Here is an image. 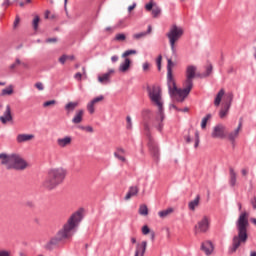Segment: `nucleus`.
Wrapping results in <instances>:
<instances>
[{
  "mask_svg": "<svg viewBox=\"0 0 256 256\" xmlns=\"http://www.w3.org/2000/svg\"><path fill=\"white\" fill-rule=\"evenodd\" d=\"M146 11H153V4L152 2L145 5Z\"/></svg>",
  "mask_w": 256,
  "mask_h": 256,
  "instance_id": "603ef678",
  "label": "nucleus"
},
{
  "mask_svg": "<svg viewBox=\"0 0 256 256\" xmlns=\"http://www.w3.org/2000/svg\"><path fill=\"white\" fill-rule=\"evenodd\" d=\"M174 211L175 209L170 207L165 210L159 211L158 216L160 217V219H165L166 217H169V215H171V213H173Z\"/></svg>",
  "mask_w": 256,
  "mask_h": 256,
  "instance_id": "c85d7f7f",
  "label": "nucleus"
},
{
  "mask_svg": "<svg viewBox=\"0 0 256 256\" xmlns=\"http://www.w3.org/2000/svg\"><path fill=\"white\" fill-rule=\"evenodd\" d=\"M83 110H78L75 114V116L72 119V123H74V125H79V123H81V121H83Z\"/></svg>",
  "mask_w": 256,
  "mask_h": 256,
  "instance_id": "bb28decb",
  "label": "nucleus"
},
{
  "mask_svg": "<svg viewBox=\"0 0 256 256\" xmlns=\"http://www.w3.org/2000/svg\"><path fill=\"white\" fill-rule=\"evenodd\" d=\"M243 127V121L240 120L238 127L229 133L226 132V137L228 138V141L232 143V145H235V141L237 137H239V132L241 131V128Z\"/></svg>",
  "mask_w": 256,
  "mask_h": 256,
  "instance_id": "f8f14e48",
  "label": "nucleus"
},
{
  "mask_svg": "<svg viewBox=\"0 0 256 256\" xmlns=\"http://www.w3.org/2000/svg\"><path fill=\"white\" fill-rule=\"evenodd\" d=\"M197 73V66L189 65L186 68V79H192L195 77Z\"/></svg>",
  "mask_w": 256,
  "mask_h": 256,
  "instance_id": "4be33fe9",
  "label": "nucleus"
},
{
  "mask_svg": "<svg viewBox=\"0 0 256 256\" xmlns=\"http://www.w3.org/2000/svg\"><path fill=\"white\" fill-rule=\"evenodd\" d=\"M11 155H7L5 153H1L0 154V159L1 161V165H5L7 167L8 163H9V159H10Z\"/></svg>",
  "mask_w": 256,
  "mask_h": 256,
  "instance_id": "473e14b6",
  "label": "nucleus"
},
{
  "mask_svg": "<svg viewBox=\"0 0 256 256\" xmlns=\"http://www.w3.org/2000/svg\"><path fill=\"white\" fill-rule=\"evenodd\" d=\"M82 221L83 208H80L68 218L67 222L56 233V236L51 238V240L46 244V249H52L53 246L60 243V241L71 239V237L77 233V229L79 228V225H81Z\"/></svg>",
  "mask_w": 256,
  "mask_h": 256,
  "instance_id": "f257e3e1",
  "label": "nucleus"
},
{
  "mask_svg": "<svg viewBox=\"0 0 256 256\" xmlns=\"http://www.w3.org/2000/svg\"><path fill=\"white\" fill-rule=\"evenodd\" d=\"M159 15H161V8L159 6H155L152 9V17L157 18Z\"/></svg>",
  "mask_w": 256,
  "mask_h": 256,
  "instance_id": "f704fd0d",
  "label": "nucleus"
},
{
  "mask_svg": "<svg viewBox=\"0 0 256 256\" xmlns=\"http://www.w3.org/2000/svg\"><path fill=\"white\" fill-rule=\"evenodd\" d=\"M129 55H137V50H126L123 54L122 57L123 59H127Z\"/></svg>",
  "mask_w": 256,
  "mask_h": 256,
  "instance_id": "c9c22d12",
  "label": "nucleus"
},
{
  "mask_svg": "<svg viewBox=\"0 0 256 256\" xmlns=\"http://www.w3.org/2000/svg\"><path fill=\"white\" fill-rule=\"evenodd\" d=\"M211 73H213V65L209 64L206 67V72L204 74H202V77H209L211 75Z\"/></svg>",
  "mask_w": 256,
  "mask_h": 256,
  "instance_id": "4c0bfd02",
  "label": "nucleus"
},
{
  "mask_svg": "<svg viewBox=\"0 0 256 256\" xmlns=\"http://www.w3.org/2000/svg\"><path fill=\"white\" fill-rule=\"evenodd\" d=\"M241 173H242L243 177H247V175H249V170H247V169H242V170H241Z\"/></svg>",
  "mask_w": 256,
  "mask_h": 256,
  "instance_id": "bf43d9fd",
  "label": "nucleus"
},
{
  "mask_svg": "<svg viewBox=\"0 0 256 256\" xmlns=\"http://www.w3.org/2000/svg\"><path fill=\"white\" fill-rule=\"evenodd\" d=\"M144 131L145 135L148 137V147L152 157H154V159H159V146H157V143H155V140L151 137L148 124L144 125Z\"/></svg>",
  "mask_w": 256,
  "mask_h": 256,
  "instance_id": "1a4fd4ad",
  "label": "nucleus"
},
{
  "mask_svg": "<svg viewBox=\"0 0 256 256\" xmlns=\"http://www.w3.org/2000/svg\"><path fill=\"white\" fill-rule=\"evenodd\" d=\"M251 223H253V225H256V218H252Z\"/></svg>",
  "mask_w": 256,
  "mask_h": 256,
  "instance_id": "338daca9",
  "label": "nucleus"
},
{
  "mask_svg": "<svg viewBox=\"0 0 256 256\" xmlns=\"http://www.w3.org/2000/svg\"><path fill=\"white\" fill-rule=\"evenodd\" d=\"M223 97H224L223 105L231 107L233 103V92H228L225 94L224 89H220L219 92L217 93L214 100L215 107H219V105H221V101L223 100Z\"/></svg>",
  "mask_w": 256,
  "mask_h": 256,
  "instance_id": "6e6552de",
  "label": "nucleus"
},
{
  "mask_svg": "<svg viewBox=\"0 0 256 256\" xmlns=\"http://www.w3.org/2000/svg\"><path fill=\"white\" fill-rule=\"evenodd\" d=\"M85 131H87L88 133H93V127L87 126V127L85 128Z\"/></svg>",
  "mask_w": 256,
  "mask_h": 256,
  "instance_id": "680f3d73",
  "label": "nucleus"
},
{
  "mask_svg": "<svg viewBox=\"0 0 256 256\" xmlns=\"http://www.w3.org/2000/svg\"><path fill=\"white\" fill-rule=\"evenodd\" d=\"M6 169L23 171L24 169H27V162L18 154H11Z\"/></svg>",
  "mask_w": 256,
  "mask_h": 256,
  "instance_id": "0eeeda50",
  "label": "nucleus"
},
{
  "mask_svg": "<svg viewBox=\"0 0 256 256\" xmlns=\"http://www.w3.org/2000/svg\"><path fill=\"white\" fill-rule=\"evenodd\" d=\"M182 35H183V29H181L180 27H177V25L172 26L170 31L167 33L172 55H174V57H177V49L175 48V43H177V41L181 39Z\"/></svg>",
  "mask_w": 256,
  "mask_h": 256,
  "instance_id": "423d86ee",
  "label": "nucleus"
},
{
  "mask_svg": "<svg viewBox=\"0 0 256 256\" xmlns=\"http://www.w3.org/2000/svg\"><path fill=\"white\" fill-rule=\"evenodd\" d=\"M251 205H252L253 209H256V197H254V198L251 200Z\"/></svg>",
  "mask_w": 256,
  "mask_h": 256,
  "instance_id": "052dcab7",
  "label": "nucleus"
},
{
  "mask_svg": "<svg viewBox=\"0 0 256 256\" xmlns=\"http://www.w3.org/2000/svg\"><path fill=\"white\" fill-rule=\"evenodd\" d=\"M161 61H163V56L159 55L156 59V65H157L158 71H161Z\"/></svg>",
  "mask_w": 256,
  "mask_h": 256,
  "instance_id": "79ce46f5",
  "label": "nucleus"
},
{
  "mask_svg": "<svg viewBox=\"0 0 256 256\" xmlns=\"http://www.w3.org/2000/svg\"><path fill=\"white\" fill-rule=\"evenodd\" d=\"M211 227V218L209 216H203L200 221H198L195 229L197 233H207Z\"/></svg>",
  "mask_w": 256,
  "mask_h": 256,
  "instance_id": "9b49d317",
  "label": "nucleus"
},
{
  "mask_svg": "<svg viewBox=\"0 0 256 256\" xmlns=\"http://www.w3.org/2000/svg\"><path fill=\"white\" fill-rule=\"evenodd\" d=\"M57 42V38H48L46 39V43H55Z\"/></svg>",
  "mask_w": 256,
  "mask_h": 256,
  "instance_id": "13d9d810",
  "label": "nucleus"
},
{
  "mask_svg": "<svg viewBox=\"0 0 256 256\" xmlns=\"http://www.w3.org/2000/svg\"><path fill=\"white\" fill-rule=\"evenodd\" d=\"M17 65H21V60L19 58L16 59L15 63L10 65V69H15Z\"/></svg>",
  "mask_w": 256,
  "mask_h": 256,
  "instance_id": "de8ad7c7",
  "label": "nucleus"
},
{
  "mask_svg": "<svg viewBox=\"0 0 256 256\" xmlns=\"http://www.w3.org/2000/svg\"><path fill=\"white\" fill-rule=\"evenodd\" d=\"M129 67H131V60L129 58H125L124 62L119 66L120 73H127V71H129Z\"/></svg>",
  "mask_w": 256,
  "mask_h": 256,
  "instance_id": "b1692460",
  "label": "nucleus"
},
{
  "mask_svg": "<svg viewBox=\"0 0 256 256\" xmlns=\"http://www.w3.org/2000/svg\"><path fill=\"white\" fill-rule=\"evenodd\" d=\"M229 185L230 187H235L237 185V172H235V169L233 167L229 168Z\"/></svg>",
  "mask_w": 256,
  "mask_h": 256,
  "instance_id": "6ab92c4d",
  "label": "nucleus"
},
{
  "mask_svg": "<svg viewBox=\"0 0 256 256\" xmlns=\"http://www.w3.org/2000/svg\"><path fill=\"white\" fill-rule=\"evenodd\" d=\"M148 96L150 97V100L152 103H155L158 107V117L156 118V121L158 125L156 126V129L158 131H163V120L165 119V114L163 113V100L161 97V87L159 86H148L147 87Z\"/></svg>",
  "mask_w": 256,
  "mask_h": 256,
  "instance_id": "7ed1b4c3",
  "label": "nucleus"
},
{
  "mask_svg": "<svg viewBox=\"0 0 256 256\" xmlns=\"http://www.w3.org/2000/svg\"><path fill=\"white\" fill-rule=\"evenodd\" d=\"M0 256H11V252L7 250H0Z\"/></svg>",
  "mask_w": 256,
  "mask_h": 256,
  "instance_id": "8fccbe9b",
  "label": "nucleus"
},
{
  "mask_svg": "<svg viewBox=\"0 0 256 256\" xmlns=\"http://www.w3.org/2000/svg\"><path fill=\"white\" fill-rule=\"evenodd\" d=\"M212 139H227V126L223 123L216 124L211 132Z\"/></svg>",
  "mask_w": 256,
  "mask_h": 256,
  "instance_id": "9d476101",
  "label": "nucleus"
},
{
  "mask_svg": "<svg viewBox=\"0 0 256 256\" xmlns=\"http://www.w3.org/2000/svg\"><path fill=\"white\" fill-rule=\"evenodd\" d=\"M39 16H35L32 22V27L34 29V31H37V29H39Z\"/></svg>",
  "mask_w": 256,
  "mask_h": 256,
  "instance_id": "e433bc0d",
  "label": "nucleus"
},
{
  "mask_svg": "<svg viewBox=\"0 0 256 256\" xmlns=\"http://www.w3.org/2000/svg\"><path fill=\"white\" fill-rule=\"evenodd\" d=\"M72 142H73V138L71 136L58 138L56 141L58 147H60L61 149H65V147H69V145H71Z\"/></svg>",
  "mask_w": 256,
  "mask_h": 256,
  "instance_id": "f3484780",
  "label": "nucleus"
},
{
  "mask_svg": "<svg viewBox=\"0 0 256 256\" xmlns=\"http://www.w3.org/2000/svg\"><path fill=\"white\" fill-rule=\"evenodd\" d=\"M200 139H199V133L196 131L195 132V144L194 147L197 149L199 147Z\"/></svg>",
  "mask_w": 256,
  "mask_h": 256,
  "instance_id": "c03bdc74",
  "label": "nucleus"
},
{
  "mask_svg": "<svg viewBox=\"0 0 256 256\" xmlns=\"http://www.w3.org/2000/svg\"><path fill=\"white\" fill-rule=\"evenodd\" d=\"M151 229H149V226L145 225L142 227V233L143 235H149Z\"/></svg>",
  "mask_w": 256,
  "mask_h": 256,
  "instance_id": "a18cd8bd",
  "label": "nucleus"
},
{
  "mask_svg": "<svg viewBox=\"0 0 256 256\" xmlns=\"http://www.w3.org/2000/svg\"><path fill=\"white\" fill-rule=\"evenodd\" d=\"M178 111H182L183 113L189 112V108L185 107L183 109H178Z\"/></svg>",
  "mask_w": 256,
  "mask_h": 256,
  "instance_id": "0e129e2a",
  "label": "nucleus"
},
{
  "mask_svg": "<svg viewBox=\"0 0 256 256\" xmlns=\"http://www.w3.org/2000/svg\"><path fill=\"white\" fill-rule=\"evenodd\" d=\"M247 227H249V213L242 212L236 221L238 235L233 237L232 246L229 248L228 253H235L241 247V243H247L249 237L247 235Z\"/></svg>",
  "mask_w": 256,
  "mask_h": 256,
  "instance_id": "f03ea898",
  "label": "nucleus"
},
{
  "mask_svg": "<svg viewBox=\"0 0 256 256\" xmlns=\"http://www.w3.org/2000/svg\"><path fill=\"white\" fill-rule=\"evenodd\" d=\"M209 119H211V114H207L201 122V129H206L207 127V121H209Z\"/></svg>",
  "mask_w": 256,
  "mask_h": 256,
  "instance_id": "72a5a7b5",
  "label": "nucleus"
},
{
  "mask_svg": "<svg viewBox=\"0 0 256 256\" xmlns=\"http://www.w3.org/2000/svg\"><path fill=\"white\" fill-rule=\"evenodd\" d=\"M79 106V102H69L65 105V111L67 113H73L75 108Z\"/></svg>",
  "mask_w": 256,
  "mask_h": 256,
  "instance_id": "c756f323",
  "label": "nucleus"
},
{
  "mask_svg": "<svg viewBox=\"0 0 256 256\" xmlns=\"http://www.w3.org/2000/svg\"><path fill=\"white\" fill-rule=\"evenodd\" d=\"M135 7H137V3L133 2L132 5L128 6V13H131Z\"/></svg>",
  "mask_w": 256,
  "mask_h": 256,
  "instance_id": "6e6d98bb",
  "label": "nucleus"
},
{
  "mask_svg": "<svg viewBox=\"0 0 256 256\" xmlns=\"http://www.w3.org/2000/svg\"><path fill=\"white\" fill-rule=\"evenodd\" d=\"M201 247H202V251H204V253L206 255H211V253H213V249H214L213 242L206 241V242L202 243Z\"/></svg>",
  "mask_w": 256,
  "mask_h": 256,
  "instance_id": "412c9836",
  "label": "nucleus"
},
{
  "mask_svg": "<svg viewBox=\"0 0 256 256\" xmlns=\"http://www.w3.org/2000/svg\"><path fill=\"white\" fill-rule=\"evenodd\" d=\"M57 101L55 100H50V101H46L43 103V107H51V105H56Z\"/></svg>",
  "mask_w": 256,
  "mask_h": 256,
  "instance_id": "37998d69",
  "label": "nucleus"
},
{
  "mask_svg": "<svg viewBox=\"0 0 256 256\" xmlns=\"http://www.w3.org/2000/svg\"><path fill=\"white\" fill-rule=\"evenodd\" d=\"M35 87H36V89H38V91H43V89H45V87L43 86V83H41V82H37L35 84Z\"/></svg>",
  "mask_w": 256,
  "mask_h": 256,
  "instance_id": "09e8293b",
  "label": "nucleus"
},
{
  "mask_svg": "<svg viewBox=\"0 0 256 256\" xmlns=\"http://www.w3.org/2000/svg\"><path fill=\"white\" fill-rule=\"evenodd\" d=\"M137 193H139V188H137V186L130 187L125 196V200L129 201V199H131V197H135V195H137Z\"/></svg>",
  "mask_w": 256,
  "mask_h": 256,
  "instance_id": "a878e982",
  "label": "nucleus"
},
{
  "mask_svg": "<svg viewBox=\"0 0 256 256\" xmlns=\"http://www.w3.org/2000/svg\"><path fill=\"white\" fill-rule=\"evenodd\" d=\"M173 61L171 59L167 60V86L173 87Z\"/></svg>",
  "mask_w": 256,
  "mask_h": 256,
  "instance_id": "ddd939ff",
  "label": "nucleus"
},
{
  "mask_svg": "<svg viewBox=\"0 0 256 256\" xmlns=\"http://www.w3.org/2000/svg\"><path fill=\"white\" fill-rule=\"evenodd\" d=\"M0 121L3 125H7V123L13 121V116L11 115V106L7 105L6 110L3 115L0 116Z\"/></svg>",
  "mask_w": 256,
  "mask_h": 256,
  "instance_id": "4468645a",
  "label": "nucleus"
},
{
  "mask_svg": "<svg viewBox=\"0 0 256 256\" xmlns=\"http://www.w3.org/2000/svg\"><path fill=\"white\" fill-rule=\"evenodd\" d=\"M105 97L103 95H100L94 99H92L88 104H87V111L90 113V115H93L95 113V104L96 103H101Z\"/></svg>",
  "mask_w": 256,
  "mask_h": 256,
  "instance_id": "dca6fc26",
  "label": "nucleus"
},
{
  "mask_svg": "<svg viewBox=\"0 0 256 256\" xmlns=\"http://www.w3.org/2000/svg\"><path fill=\"white\" fill-rule=\"evenodd\" d=\"M111 61H112V63H117L119 61V56H117V55L112 56Z\"/></svg>",
  "mask_w": 256,
  "mask_h": 256,
  "instance_id": "4d7b16f0",
  "label": "nucleus"
},
{
  "mask_svg": "<svg viewBox=\"0 0 256 256\" xmlns=\"http://www.w3.org/2000/svg\"><path fill=\"white\" fill-rule=\"evenodd\" d=\"M150 64L149 62H144L142 65L143 71H149Z\"/></svg>",
  "mask_w": 256,
  "mask_h": 256,
  "instance_id": "3c124183",
  "label": "nucleus"
},
{
  "mask_svg": "<svg viewBox=\"0 0 256 256\" xmlns=\"http://www.w3.org/2000/svg\"><path fill=\"white\" fill-rule=\"evenodd\" d=\"M115 73L114 69H109L108 72L99 75L98 76V81L99 83H102V85H107V83H111V75Z\"/></svg>",
  "mask_w": 256,
  "mask_h": 256,
  "instance_id": "2eb2a0df",
  "label": "nucleus"
},
{
  "mask_svg": "<svg viewBox=\"0 0 256 256\" xmlns=\"http://www.w3.org/2000/svg\"><path fill=\"white\" fill-rule=\"evenodd\" d=\"M116 41H125L127 39V36L123 33L116 34L115 36Z\"/></svg>",
  "mask_w": 256,
  "mask_h": 256,
  "instance_id": "ea45409f",
  "label": "nucleus"
},
{
  "mask_svg": "<svg viewBox=\"0 0 256 256\" xmlns=\"http://www.w3.org/2000/svg\"><path fill=\"white\" fill-rule=\"evenodd\" d=\"M147 32H140L133 35L134 39H143V37H146Z\"/></svg>",
  "mask_w": 256,
  "mask_h": 256,
  "instance_id": "a19ab883",
  "label": "nucleus"
},
{
  "mask_svg": "<svg viewBox=\"0 0 256 256\" xmlns=\"http://www.w3.org/2000/svg\"><path fill=\"white\" fill-rule=\"evenodd\" d=\"M19 17H16L15 21H14V27H17V25H19Z\"/></svg>",
  "mask_w": 256,
  "mask_h": 256,
  "instance_id": "e2e57ef3",
  "label": "nucleus"
},
{
  "mask_svg": "<svg viewBox=\"0 0 256 256\" xmlns=\"http://www.w3.org/2000/svg\"><path fill=\"white\" fill-rule=\"evenodd\" d=\"M83 77V74H81V72H77L75 75H74V78L77 80V81H81Z\"/></svg>",
  "mask_w": 256,
  "mask_h": 256,
  "instance_id": "864d4df0",
  "label": "nucleus"
},
{
  "mask_svg": "<svg viewBox=\"0 0 256 256\" xmlns=\"http://www.w3.org/2000/svg\"><path fill=\"white\" fill-rule=\"evenodd\" d=\"M67 171L63 168H52L48 171V175L43 182V188L52 191L58 185H61L65 181Z\"/></svg>",
  "mask_w": 256,
  "mask_h": 256,
  "instance_id": "39448f33",
  "label": "nucleus"
},
{
  "mask_svg": "<svg viewBox=\"0 0 256 256\" xmlns=\"http://www.w3.org/2000/svg\"><path fill=\"white\" fill-rule=\"evenodd\" d=\"M126 129L131 130L133 129V121L131 120V116L126 117Z\"/></svg>",
  "mask_w": 256,
  "mask_h": 256,
  "instance_id": "58836bf2",
  "label": "nucleus"
},
{
  "mask_svg": "<svg viewBox=\"0 0 256 256\" xmlns=\"http://www.w3.org/2000/svg\"><path fill=\"white\" fill-rule=\"evenodd\" d=\"M1 97H7L9 95H13V85H9L8 87L2 89Z\"/></svg>",
  "mask_w": 256,
  "mask_h": 256,
  "instance_id": "7c9ffc66",
  "label": "nucleus"
},
{
  "mask_svg": "<svg viewBox=\"0 0 256 256\" xmlns=\"http://www.w3.org/2000/svg\"><path fill=\"white\" fill-rule=\"evenodd\" d=\"M138 213H139V215H142L143 217H147L149 215V208H147V205L142 204L139 207Z\"/></svg>",
  "mask_w": 256,
  "mask_h": 256,
  "instance_id": "2f4dec72",
  "label": "nucleus"
},
{
  "mask_svg": "<svg viewBox=\"0 0 256 256\" xmlns=\"http://www.w3.org/2000/svg\"><path fill=\"white\" fill-rule=\"evenodd\" d=\"M250 256H256V252L255 251L250 252Z\"/></svg>",
  "mask_w": 256,
  "mask_h": 256,
  "instance_id": "774afa93",
  "label": "nucleus"
},
{
  "mask_svg": "<svg viewBox=\"0 0 256 256\" xmlns=\"http://www.w3.org/2000/svg\"><path fill=\"white\" fill-rule=\"evenodd\" d=\"M147 251V241H142L141 244L136 245V251L134 256H145Z\"/></svg>",
  "mask_w": 256,
  "mask_h": 256,
  "instance_id": "a211bd4d",
  "label": "nucleus"
},
{
  "mask_svg": "<svg viewBox=\"0 0 256 256\" xmlns=\"http://www.w3.org/2000/svg\"><path fill=\"white\" fill-rule=\"evenodd\" d=\"M9 5H11V0H4V2L2 3V7H5V9H7Z\"/></svg>",
  "mask_w": 256,
  "mask_h": 256,
  "instance_id": "5fc2aeb1",
  "label": "nucleus"
},
{
  "mask_svg": "<svg viewBox=\"0 0 256 256\" xmlns=\"http://www.w3.org/2000/svg\"><path fill=\"white\" fill-rule=\"evenodd\" d=\"M201 201V196L197 195L194 200L188 203V208L190 211H195L199 207V202Z\"/></svg>",
  "mask_w": 256,
  "mask_h": 256,
  "instance_id": "393cba45",
  "label": "nucleus"
},
{
  "mask_svg": "<svg viewBox=\"0 0 256 256\" xmlns=\"http://www.w3.org/2000/svg\"><path fill=\"white\" fill-rule=\"evenodd\" d=\"M183 87V89L177 88L175 80H173V86L168 85V93L173 101H177L178 103L185 101V98L188 97L189 93H191V89H193V79L186 78L183 82Z\"/></svg>",
  "mask_w": 256,
  "mask_h": 256,
  "instance_id": "20e7f679",
  "label": "nucleus"
},
{
  "mask_svg": "<svg viewBox=\"0 0 256 256\" xmlns=\"http://www.w3.org/2000/svg\"><path fill=\"white\" fill-rule=\"evenodd\" d=\"M170 109H175L176 111H179V108H177V107L175 106V104H171V105H170Z\"/></svg>",
  "mask_w": 256,
  "mask_h": 256,
  "instance_id": "69168bd1",
  "label": "nucleus"
},
{
  "mask_svg": "<svg viewBox=\"0 0 256 256\" xmlns=\"http://www.w3.org/2000/svg\"><path fill=\"white\" fill-rule=\"evenodd\" d=\"M114 157H116V159H118L119 161H122V163H125V161H127V159L125 158V149L123 148H117L114 152Z\"/></svg>",
  "mask_w": 256,
  "mask_h": 256,
  "instance_id": "5701e85b",
  "label": "nucleus"
},
{
  "mask_svg": "<svg viewBox=\"0 0 256 256\" xmlns=\"http://www.w3.org/2000/svg\"><path fill=\"white\" fill-rule=\"evenodd\" d=\"M67 59H69V56H67V55H62V56L59 58V63H61L62 65H65V61H67Z\"/></svg>",
  "mask_w": 256,
  "mask_h": 256,
  "instance_id": "49530a36",
  "label": "nucleus"
},
{
  "mask_svg": "<svg viewBox=\"0 0 256 256\" xmlns=\"http://www.w3.org/2000/svg\"><path fill=\"white\" fill-rule=\"evenodd\" d=\"M229 109H231V106H227L223 104L222 108L219 111V117L220 119H225L227 115H229Z\"/></svg>",
  "mask_w": 256,
  "mask_h": 256,
  "instance_id": "cd10ccee",
  "label": "nucleus"
},
{
  "mask_svg": "<svg viewBox=\"0 0 256 256\" xmlns=\"http://www.w3.org/2000/svg\"><path fill=\"white\" fill-rule=\"evenodd\" d=\"M32 139H35V135L33 134H19L16 137L17 143H26V141H31Z\"/></svg>",
  "mask_w": 256,
  "mask_h": 256,
  "instance_id": "aec40b11",
  "label": "nucleus"
}]
</instances>
